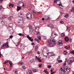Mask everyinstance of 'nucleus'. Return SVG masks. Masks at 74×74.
I'll use <instances>...</instances> for the list:
<instances>
[{
	"mask_svg": "<svg viewBox=\"0 0 74 74\" xmlns=\"http://www.w3.org/2000/svg\"><path fill=\"white\" fill-rule=\"evenodd\" d=\"M7 63V62H5L4 63V64H6Z\"/></svg>",
	"mask_w": 74,
	"mask_h": 74,
	"instance_id": "nucleus-58",
	"label": "nucleus"
},
{
	"mask_svg": "<svg viewBox=\"0 0 74 74\" xmlns=\"http://www.w3.org/2000/svg\"><path fill=\"white\" fill-rule=\"evenodd\" d=\"M32 72H30V73H29V74H32Z\"/></svg>",
	"mask_w": 74,
	"mask_h": 74,
	"instance_id": "nucleus-63",
	"label": "nucleus"
},
{
	"mask_svg": "<svg viewBox=\"0 0 74 74\" xmlns=\"http://www.w3.org/2000/svg\"><path fill=\"white\" fill-rule=\"evenodd\" d=\"M15 73H16L17 72V71H18V70L17 69H16L15 71Z\"/></svg>",
	"mask_w": 74,
	"mask_h": 74,
	"instance_id": "nucleus-55",
	"label": "nucleus"
},
{
	"mask_svg": "<svg viewBox=\"0 0 74 74\" xmlns=\"http://www.w3.org/2000/svg\"><path fill=\"white\" fill-rule=\"evenodd\" d=\"M12 5V4L11 3H10L9 4V6L10 8H11V6Z\"/></svg>",
	"mask_w": 74,
	"mask_h": 74,
	"instance_id": "nucleus-36",
	"label": "nucleus"
},
{
	"mask_svg": "<svg viewBox=\"0 0 74 74\" xmlns=\"http://www.w3.org/2000/svg\"><path fill=\"white\" fill-rule=\"evenodd\" d=\"M49 19H50V18L48 17L47 18H46V20H47V21H48Z\"/></svg>",
	"mask_w": 74,
	"mask_h": 74,
	"instance_id": "nucleus-44",
	"label": "nucleus"
},
{
	"mask_svg": "<svg viewBox=\"0 0 74 74\" xmlns=\"http://www.w3.org/2000/svg\"><path fill=\"white\" fill-rule=\"evenodd\" d=\"M47 67L48 68V69H51L52 67V66H51V65H49L47 66Z\"/></svg>",
	"mask_w": 74,
	"mask_h": 74,
	"instance_id": "nucleus-27",
	"label": "nucleus"
},
{
	"mask_svg": "<svg viewBox=\"0 0 74 74\" xmlns=\"http://www.w3.org/2000/svg\"><path fill=\"white\" fill-rule=\"evenodd\" d=\"M44 72H45L46 74H48V70L47 69H45Z\"/></svg>",
	"mask_w": 74,
	"mask_h": 74,
	"instance_id": "nucleus-20",
	"label": "nucleus"
},
{
	"mask_svg": "<svg viewBox=\"0 0 74 74\" xmlns=\"http://www.w3.org/2000/svg\"><path fill=\"white\" fill-rule=\"evenodd\" d=\"M38 55H40V52L39 51L37 52Z\"/></svg>",
	"mask_w": 74,
	"mask_h": 74,
	"instance_id": "nucleus-50",
	"label": "nucleus"
},
{
	"mask_svg": "<svg viewBox=\"0 0 74 74\" xmlns=\"http://www.w3.org/2000/svg\"><path fill=\"white\" fill-rule=\"evenodd\" d=\"M44 20H45V19H44V18H42V21H44Z\"/></svg>",
	"mask_w": 74,
	"mask_h": 74,
	"instance_id": "nucleus-60",
	"label": "nucleus"
},
{
	"mask_svg": "<svg viewBox=\"0 0 74 74\" xmlns=\"http://www.w3.org/2000/svg\"><path fill=\"white\" fill-rule=\"evenodd\" d=\"M68 53V52H66L65 53H64L65 55H67V53Z\"/></svg>",
	"mask_w": 74,
	"mask_h": 74,
	"instance_id": "nucleus-46",
	"label": "nucleus"
},
{
	"mask_svg": "<svg viewBox=\"0 0 74 74\" xmlns=\"http://www.w3.org/2000/svg\"><path fill=\"white\" fill-rule=\"evenodd\" d=\"M19 64H20L21 65H22V64H23V62H18Z\"/></svg>",
	"mask_w": 74,
	"mask_h": 74,
	"instance_id": "nucleus-24",
	"label": "nucleus"
},
{
	"mask_svg": "<svg viewBox=\"0 0 74 74\" xmlns=\"http://www.w3.org/2000/svg\"><path fill=\"white\" fill-rule=\"evenodd\" d=\"M69 17V15L68 14H66V15L64 17L65 18H67V17Z\"/></svg>",
	"mask_w": 74,
	"mask_h": 74,
	"instance_id": "nucleus-39",
	"label": "nucleus"
},
{
	"mask_svg": "<svg viewBox=\"0 0 74 74\" xmlns=\"http://www.w3.org/2000/svg\"><path fill=\"white\" fill-rule=\"evenodd\" d=\"M29 33L30 34H32V33H33V27L32 26H29Z\"/></svg>",
	"mask_w": 74,
	"mask_h": 74,
	"instance_id": "nucleus-5",
	"label": "nucleus"
},
{
	"mask_svg": "<svg viewBox=\"0 0 74 74\" xmlns=\"http://www.w3.org/2000/svg\"><path fill=\"white\" fill-rule=\"evenodd\" d=\"M62 3H60L58 4V5H59V7L62 6Z\"/></svg>",
	"mask_w": 74,
	"mask_h": 74,
	"instance_id": "nucleus-33",
	"label": "nucleus"
},
{
	"mask_svg": "<svg viewBox=\"0 0 74 74\" xmlns=\"http://www.w3.org/2000/svg\"><path fill=\"white\" fill-rule=\"evenodd\" d=\"M71 53H73V55H74V51L73 50L72 51H71Z\"/></svg>",
	"mask_w": 74,
	"mask_h": 74,
	"instance_id": "nucleus-31",
	"label": "nucleus"
},
{
	"mask_svg": "<svg viewBox=\"0 0 74 74\" xmlns=\"http://www.w3.org/2000/svg\"><path fill=\"white\" fill-rule=\"evenodd\" d=\"M60 0H54V3L55 4L56 3V1H59Z\"/></svg>",
	"mask_w": 74,
	"mask_h": 74,
	"instance_id": "nucleus-28",
	"label": "nucleus"
},
{
	"mask_svg": "<svg viewBox=\"0 0 74 74\" xmlns=\"http://www.w3.org/2000/svg\"><path fill=\"white\" fill-rule=\"evenodd\" d=\"M1 23L2 25H4V22H3V21H1Z\"/></svg>",
	"mask_w": 74,
	"mask_h": 74,
	"instance_id": "nucleus-30",
	"label": "nucleus"
},
{
	"mask_svg": "<svg viewBox=\"0 0 74 74\" xmlns=\"http://www.w3.org/2000/svg\"><path fill=\"white\" fill-rule=\"evenodd\" d=\"M64 48L65 49H68V47L67 46H66L64 47Z\"/></svg>",
	"mask_w": 74,
	"mask_h": 74,
	"instance_id": "nucleus-52",
	"label": "nucleus"
},
{
	"mask_svg": "<svg viewBox=\"0 0 74 74\" xmlns=\"http://www.w3.org/2000/svg\"><path fill=\"white\" fill-rule=\"evenodd\" d=\"M14 6V4H12V5L11 7H13Z\"/></svg>",
	"mask_w": 74,
	"mask_h": 74,
	"instance_id": "nucleus-62",
	"label": "nucleus"
},
{
	"mask_svg": "<svg viewBox=\"0 0 74 74\" xmlns=\"http://www.w3.org/2000/svg\"><path fill=\"white\" fill-rule=\"evenodd\" d=\"M15 74H18V72H15Z\"/></svg>",
	"mask_w": 74,
	"mask_h": 74,
	"instance_id": "nucleus-64",
	"label": "nucleus"
},
{
	"mask_svg": "<svg viewBox=\"0 0 74 74\" xmlns=\"http://www.w3.org/2000/svg\"><path fill=\"white\" fill-rule=\"evenodd\" d=\"M41 67V65L40 64L39 65V67Z\"/></svg>",
	"mask_w": 74,
	"mask_h": 74,
	"instance_id": "nucleus-59",
	"label": "nucleus"
},
{
	"mask_svg": "<svg viewBox=\"0 0 74 74\" xmlns=\"http://www.w3.org/2000/svg\"><path fill=\"white\" fill-rule=\"evenodd\" d=\"M9 64L10 65L11 67H12V64H13L11 62H9Z\"/></svg>",
	"mask_w": 74,
	"mask_h": 74,
	"instance_id": "nucleus-26",
	"label": "nucleus"
},
{
	"mask_svg": "<svg viewBox=\"0 0 74 74\" xmlns=\"http://www.w3.org/2000/svg\"><path fill=\"white\" fill-rule=\"evenodd\" d=\"M60 71H61V74H64L65 73L68 74L69 72H70V68H68L67 66H66L65 68H61L60 69Z\"/></svg>",
	"mask_w": 74,
	"mask_h": 74,
	"instance_id": "nucleus-1",
	"label": "nucleus"
},
{
	"mask_svg": "<svg viewBox=\"0 0 74 74\" xmlns=\"http://www.w3.org/2000/svg\"><path fill=\"white\" fill-rule=\"evenodd\" d=\"M65 36V34L64 33H63L61 35L62 37H64V36Z\"/></svg>",
	"mask_w": 74,
	"mask_h": 74,
	"instance_id": "nucleus-29",
	"label": "nucleus"
},
{
	"mask_svg": "<svg viewBox=\"0 0 74 74\" xmlns=\"http://www.w3.org/2000/svg\"><path fill=\"white\" fill-rule=\"evenodd\" d=\"M17 10L18 11H19L21 9V7H18V6H17Z\"/></svg>",
	"mask_w": 74,
	"mask_h": 74,
	"instance_id": "nucleus-17",
	"label": "nucleus"
},
{
	"mask_svg": "<svg viewBox=\"0 0 74 74\" xmlns=\"http://www.w3.org/2000/svg\"><path fill=\"white\" fill-rule=\"evenodd\" d=\"M22 16H23V14L22 13H19L18 14V17H20V18H22Z\"/></svg>",
	"mask_w": 74,
	"mask_h": 74,
	"instance_id": "nucleus-10",
	"label": "nucleus"
},
{
	"mask_svg": "<svg viewBox=\"0 0 74 74\" xmlns=\"http://www.w3.org/2000/svg\"><path fill=\"white\" fill-rule=\"evenodd\" d=\"M38 38L39 39H38V40H41V37L40 36H39L38 37Z\"/></svg>",
	"mask_w": 74,
	"mask_h": 74,
	"instance_id": "nucleus-35",
	"label": "nucleus"
},
{
	"mask_svg": "<svg viewBox=\"0 0 74 74\" xmlns=\"http://www.w3.org/2000/svg\"><path fill=\"white\" fill-rule=\"evenodd\" d=\"M58 59L57 60H59V59H60V56H59L58 57Z\"/></svg>",
	"mask_w": 74,
	"mask_h": 74,
	"instance_id": "nucleus-51",
	"label": "nucleus"
},
{
	"mask_svg": "<svg viewBox=\"0 0 74 74\" xmlns=\"http://www.w3.org/2000/svg\"><path fill=\"white\" fill-rule=\"evenodd\" d=\"M32 45H35V44L34 43V42H32Z\"/></svg>",
	"mask_w": 74,
	"mask_h": 74,
	"instance_id": "nucleus-48",
	"label": "nucleus"
},
{
	"mask_svg": "<svg viewBox=\"0 0 74 74\" xmlns=\"http://www.w3.org/2000/svg\"><path fill=\"white\" fill-rule=\"evenodd\" d=\"M18 35L20 36H22V33H19L18 34Z\"/></svg>",
	"mask_w": 74,
	"mask_h": 74,
	"instance_id": "nucleus-40",
	"label": "nucleus"
},
{
	"mask_svg": "<svg viewBox=\"0 0 74 74\" xmlns=\"http://www.w3.org/2000/svg\"><path fill=\"white\" fill-rule=\"evenodd\" d=\"M23 69H26V67L25 66H23Z\"/></svg>",
	"mask_w": 74,
	"mask_h": 74,
	"instance_id": "nucleus-47",
	"label": "nucleus"
},
{
	"mask_svg": "<svg viewBox=\"0 0 74 74\" xmlns=\"http://www.w3.org/2000/svg\"><path fill=\"white\" fill-rule=\"evenodd\" d=\"M47 26H48V27H51V29H52V28H53V27H54L53 26V25L52 24H48L47 25Z\"/></svg>",
	"mask_w": 74,
	"mask_h": 74,
	"instance_id": "nucleus-9",
	"label": "nucleus"
},
{
	"mask_svg": "<svg viewBox=\"0 0 74 74\" xmlns=\"http://www.w3.org/2000/svg\"><path fill=\"white\" fill-rule=\"evenodd\" d=\"M40 58L38 57V58H37V60H39L40 59Z\"/></svg>",
	"mask_w": 74,
	"mask_h": 74,
	"instance_id": "nucleus-57",
	"label": "nucleus"
},
{
	"mask_svg": "<svg viewBox=\"0 0 74 74\" xmlns=\"http://www.w3.org/2000/svg\"><path fill=\"white\" fill-rule=\"evenodd\" d=\"M3 1H4V0H0V3H2Z\"/></svg>",
	"mask_w": 74,
	"mask_h": 74,
	"instance_id": "nucleus-41",
	"label": "nucleus"
},
{
	"mask_svg": "<svg viewBox=\"0 0 74 74\" xmlns=\"http://www.w3.org/2000/svg\"><path fill=\"white\" fill-rule=\"evenodd\" d=\"M36 35H40V32L39 31H36Z\"/></svg>",
	"mask_w": 74,
	"mask_h": 74,
	"instance_id": "nucleus-22",
	"label": "nucleus"
},
{
	"mask_svg": "<svg viewBox=\"0 0 74 74\" xmlns=\"http://www.w3.org/2000/svg\"><path fill=\"white\" fill-rule=\"evenodd\" d=\"M73 62H74V58L71 57L69 58L68 60V64L70 65L71 64V63Z\"/></svg>",
	"mask_w": 74,
	"mask_h": 74,
	"instance_id": "nucleus-2",
	"label": "nucleus"
},
{
	"mask_svg": "<svg viewBox=\"0 0 74 74\" xmlns=\"http://www.w3.org/2000/svg\"><path fill=\"white\" fill-rule=\"evenodd\" d=\"M73 11H74V10L73 9H71V12H73Z\"/></svg>",
	"mask_w": 74,
	"mask_h": 74,
	"instance_id": "nucleus-61",
	"label": "nucleus"
},
{
	"mask_svg": "<svg viewBox=\"0 0 74 74\" xmlns=\"http://www.w3.org/2000/svg\"><path fill=\"white\" fill-rule=\"evenodd\" d=\"M2 19H3V18H6V17L5 16V15H4L2 16Z\"/></svg>",
	"mask_w": 74,
	"mask_h": 74,
	"instance_id": "nucleus-37",
	"label": "nucleus"
},
{
	"mask_svg": "<svg viewBox=\"0 0 74 74\" xmlns=\"http://www.w3.org/2000/svg\"><path fill=\"white\" fill-rule=\"evenodd\" d=\"M12 37H13V36L11 35L10 36L9 38H12Z\"/></svg>",
	"mask_w": 74,
	"mask_h": 74,
	"instance_id": "nucleus-42",
	"label": "nucleus"
},
{
	"mask_svg": "<svg viewBox=\"0 0 74 74\" xmlns=\"http://www.w3.org/2000/svg\"><path fill=\"white\" fill-rule=\"evenodd\" d=\"M62 40H59V42H58V45H62Z\"/></svg>",
	"mask_w": 74,
	"mask_h": 74,
	"instance_id": "nucleus-8",
	"label": "nucleus"
},
{
	"mask_svg": "<svg viewBox=\"0 0 74 74\" xmlns=\"http://www.w3.org/2000/svg\"><path fill=\"white\" fill-rule=\"evenodd\" d=\"M60 23L63 24V23H64V22L63 21H61L60 22Z\"/></svg>",
	"mask_w": 74,
	"mask_h": 74,
	"instance_id": "nucleus-38",
	"label": "nucleus"
},
{
	"mask_svg": "<svg viewBox=\"0 0 74 74\" xmlns=\"http://www.w3.org/2000/svg\"><path fill=\"white\" fill-rule=\"evenodd\" d=\"M8 19L10 21H12V19H11V17H9L8 18Z\"/></svg>",
	"mask_w": 74,
	"mask_h": 74,
	"instance_id": "nucleus-32",
	"label": "nucleus"
},
{
	"mask_svg": "<svg viewBox=\"0 0 74 74\" xmlns=\"http://www.w3.org/2000/svg\"><path fill=\"white\" fill-rule=\"evenodd\" d=\"M28 72H29V73H31V72H32V71H31V70H28Z\"/></svg>",
	"mask_w": 74,
	"mask_h": 74,
	"instance_id": "nucleus-49",
	"label": "nucleus"
},
{
	"mask_svg": "<svg viewBox=\"0 0 74 74\" xmlns=\"http://www.w3.org/2000/svg\"><path fill=\"white\" fill-rule=\"evenodd\" d=\"M49 47H52L53 46V44L50 43L49 45Z\"/></svg>",
	"mask_w": 74,
	"mask_h": 74,
	"instance_id": "nucleus-18",
	"label": "nucleus"
},
{
	"mask_svg": "<svg viewBox=\"0 0 74 74\" xmlns=\"http://www.w3.org/2000/svg\"><path fill=\"white\" fill-rule=\"evenodd\" d=\"M27 37L28 38L29 40H30V41H32V42H33V39H32V37H29V35L27 36Z\"/></svg>",
	"mask_w": 74,
	"mask_h": 74,
	"instance_id": "nucleus-7",
	"label": "nucleus"
},
{
	"mask_svg": "<svg viewBox=\"0 0 74 74\" xmlns=\"http://www.w3.org/2000/svg\"><path fill=\"white\" fill-rule=\"evenodd\" d=\"M58 36L57 34H56L55 32H53L51 34V35L50 36V38L51 39H53V38H54L56 36Z\"/></svg>",
	"mask_w": 74,
	"mask_h": 74,
	"instance_id": "nucleus-3",
	"label": "nucleus"
},
{
	"mask_svg": "<svg viewBox=\"0 0 74 74\" xmlns=\"http://www.w3.org/2000/svg\"><path fill=\"white\" fill-rule=\"evenodd\" d=\"M65 40L66 42H68V41H69V38L67 37H66L65 38Z\"/></svg>",
	"mask_w": 74,
	"mask_h": 74,
	"instance_id": "nucleus-11",
	"label": "nucleus"
},
{
	"mask_svg": "<svg viewBox=\"0 0 74 74\" xmlns=\"http://www.w3.org/2000/svg\"><path fill=\"white\" fill-rule=\"evenodd\" d=\"M59 7L60 8H61V9H63V6H62V5L60 6H59Z\"/></svg>",
	"mask_w": 74,
	"mask_h": 74,
	"instance_id": "nucleus-34",
	"label": "nucleus"
},
{
	"mask_svg": "<svg viewBox=\"0 0 74 74\" xmlns=\"http://www.w3.org/2000/svg\"><path fill=\"white\" fill-rule=\"evenodd\" d=\"M52 42H53V44H55V45L56 44L55 40V39H53V40H52Z\"/></svg>",
	"mask_w": 74,
	"mask_h": 74,
	"instance_id": "nucleus-15",
	"label": "nucleus"
},
{
	"mask_svg": "<svg viewBox=\"0 0 74 74\" xmlns=\"http://www.w3.org/2000/svg\"><path fill=\"white\" fill-rule=\"evenodd\" d=\"M7 47L8 48V47H9V46H8V42H6V43L5 44H3L1 48H3V47Z\"/></svg>",
	"mask_w": 74,
	"mask_h": 74,
	"instance_id": "nucleus-6",
	"label": "nucleus"
},
{
	"mask_svg": "<svg viewBox=\"0 0 74 74\" xmlns=\"http://www.w3.org/2000/svg\"><path fill=\"white\" fill-rule=\"evenodd\" d=\"M1 55H2V54H1V52L0 51V58H1Z\"/></svg>",
	"mask_w": 74,
	"mask_h": 74,
	"instance_id": "nucleus-56",
	"label": "nucleus"
},
{
	"mask_svg": "<svg viewBox=\"0 0 74 74\" xmlns=\"http://www.w3.org/2000/svg\"><path fill=\"white\" fill-rule=\"evenodd\" d=\"M34 62V59H32L30 61V62L31 63H33Z\"/></svg>",
	"mask_w": 74,
	"mask_h": 74,
	"instance_id": "nucleus-23",
	"label": "nucleus"
},
{
	"mask_svg": "<svg viewBox=\"0 0 74 74\" xmlns=\"http://www.w3.org/2000/svg\"><path fill=\"white\" fill-rule=\"evenodd\" d=\"M61 62H62V60L58 61V63H61Z\"/></svg>",
	"mask_w": 74,
	"mask_h": 74,
	"instance_id": "nucleus-43",
	"label": "nucleus"
},
{
	"mask_svg": "<svg viewBox=\"0 0 74 74\" xmlns=\"http://www.w3.org/2000/svg\"><path fill=\"white\" fill-rule=\"evenodd\" d=\"M26 17H27L28 19H32V14L29 13H27L26 14Z\"/></svg>",
	"mask_w": 74,
	"mask_h": 74,
	"instance_id": "nucleus-4",
	"label": "nucleus"
},
{
	"mask_svg": "<svg viewBox=\"0 0 74 74\" xmlns=\"http://www.w3.org/2000/svg\"><path fill=\"white\" fill-rule=\"evenodd\" d=\"M66 30H67V31H68V32H69L70 30V28L69 27H67Z\"/></svg>",
	"mask_w": 74,
	"mask_h": 74,
	"instance_id": "nucleus-12",
	"label": "nucleus"
},
{
	"mask_svg": "<svg viewBox=\"0 0 74 74\" xmlns=\"http://www.w3.org/2000/svg\"><path fill=\"white\" fill-rule=\"evenodd\" d=\"M33 13V15H33V17L34 18H36V17H35V16L34 15V13H35V14H36V12H32Z\"/></svg>",
	"mask_w": 74,
	"mask_h": 74,
	"instance_id": "nucleus-21",
	"label": "nucleus"
},
{
	"mask_svg": "<svg viewBox=\"0 0 74 74\" xmlns=\"http://www.w3.org/2000/svg\"><path fill=\"white\" fill-rule=\"evenodd\" d=\"M37 70L36 69H34V72H36Z\"/></svg>",
	"mask_w": 74,
	"mask_h": 74,
	"instance_id": "nucleus-54",
	"label": "nucleus"
},
{
	"mask_svg": "<svg viewBox=\"0 0 74 74\" xmlns=\"http://www.w3.org/2000/svg\"><path fill=\"white\" fill-rule=\"evenodd\" d=\"M33 53V51H30L28 53V55H30V53Z\"/></svg>",
	"mask_w": 74,
	"mask_h": 74,
	"instance_id": "nucleus-25",
	"label": "nucleus"
},
{
	"mask_svg": "<svg viewBox=\"0 0 74 74\" xmlns=\"http://www.w3.org/2000/svg\"><path fill=\"white\" fill-rule=\"evenodd\" d=\"M9 25V27H12V26H13V24L12 23L10 24Z\"/></svg>",
	"mask_w": 74,
	"mask_h": 74,
	"instance_id": "nucleus-19",
	"label": "nucleus"
},
{
	"mask_svg": "<svg viewBox=\"0 0 74 74\" xmlns=\"http://www.w3.org/2000/svg\"><path fill=\"white\" fill-rule=\"evenodd\" d=\"M26 6V5L25 4L23 3V5H22V6H21V7H23V8H25V7Z\"/></svg>",
	"mask_w": 74,
	"mask_h": 74,
	"instance_id": "nucleus-13",
	"label": "nucleus"
},
{
	"mask_svg": "<svg viewBox=\"0 0 74 74\" xmlns=\"http://www.w3.org/2000/svg\"><path fill=\"white\" fill-rule=\"evenodd\" d=\"M35 40L36 41H37L38 42H40V39H38L35 38Z\"/></svg>",
	"mask_w": 74,
	"mask_h": 74,
	"instance_id": "nucleus-16",
	"label": "nucleus"
},
{
	"mask_svg": "<svg viewBox=\"0 0 74 74\" xmlns=\"http://www.w3.org/2000/svg\"><path fill=\"white\" fill-rule=\"evenodd\" d=\"M38 45H36L35 47V48L37 49L38 48Z\"/></svg>",
	"mask_w": 74,
	"mask_h": 74,
	"instance_id": "nucleus-53",
	"label": "nucleus"
},
{
	"mask_svg": "<svg viewBox=\"0 0 74 74\" xmlns=\"http://www.w3.org/2000/svg\"><path fill=\"white\" fill-rule=\"evenodd\" d=\"M48 42L50 43H52V40L49 39L48 40Z\"/></svg>",
	"mask_w": 74,
	"mask_h": 74,
	"instance_id": "nucleus-14",
	"label": "nucleus"
},
{
	"mask_svg": "<svg viewBox=\"0 0 74 74\" xmlns=\"http://www.w3.org/2000/svg\"><path fill=\"white\" fill-rule=\"evenodd\" d=\"M38 61L39 62H42V60L41 59H40H40Z\"/></svg>",
	"mask_w": 74,
	"mask_h": 74,
	"instance_id": "nucleus-45",
	"label": "nucleus"
}]
</instances>
